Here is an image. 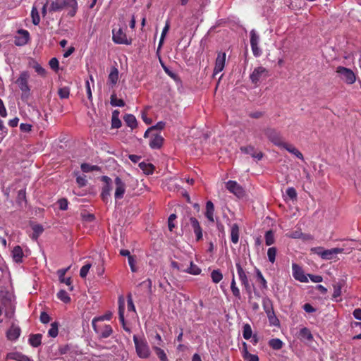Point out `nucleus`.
<instances>
[{
	"instance_id": "412c9836",
	"label": "nucleus",
	"mask_w": 361,
	"mask_h": 361,
	"mask_svg": "<svg viewBox=\"0 0 361 361\" xmlns=\"http://www.w3.org/2000/svg\"><path fill=\"white\" fill-rule=\"evenodd\" d=\"M190 221L193 228L194 233L196 235V240L198 241L202 238V231L200 227V225L198 221L194 217L190 218Z\"/></svg>"
},
{
	"instance_id": "6e6552de",
	"label": "nucleus",
	"mask_w": 361,
	"mask_h": 361,
	"mask_svg": "<svg viewBox=\"0 0 361 361\" xmlns=\"http://www.w3.org/2000/svg\"><path fill=\"white\" fill-rule=\"evenodd\" d=\"M102 181L104 182V185L102 187L101 197L104 202H108L111 197L112 180L109 177L103 176L102 177Z\"/></svg>"
},
{
	"instance_id": "6e6d98bb",
	"label": "nucleus",
	"mask_w": 361,
	"mask_h": 361,
	"mask_svg": "<svg viewBox=\"0 0 361 361\" xmlns=\"http://www.w3.org/2000/svg\"><path fill=\"white\" fill-rule=\"evenodd\" d=\"M176 215L175 214H171L168 219V227L170 231H173V228L176 227V224L174 223L176 219Z\"/></svg>"
},
{
	"instance_id": "f8f14e48",
	"label": "nucleus",
	"mask_w": 361,
	"mask_h": 361,
	"mask_svg": "<svg viewBox=\"0 0 361 361\" xmlns=\"http://www.w3.org/2000/svg\"><path fill=\"white\" fill-rule=\"evenodd\" d=\"M114 197L116 200H121L124 197L126 190V185L123 181V180L118 176L116 177V178L114 179Z\"/></svg>"
},
{
	"instance_id": "4468645a",
	"label": "nucleus",
	"mask_w": 361,
	"mask_h": 361,
	"mask_svg": "<svg viewBox=\"0 0 361 361\" xmlns=\"http://www.w3.org/2000/svg\"><path fill=\"white\" fill-rule=\"evenodd\" d=\"M20 334L21 329L20 326L13 322L6 331V338L11 341H16L20 337Z\"/></svg>"
},
{
	"instance_id": "473e14b6",
	"label": "nucleus",
	"mask_w": 361,
	"mask_h": 361,
	"mask_svg": "<svg viewBox=\"0 0 361 361\" xmlns=\"http://www.w3.org/2000/svg\"><path fill=\"white\" fill-rule=\"evenodd\" d=\"M118 80V71L116 68H114L111 69L109 77L108 80L112 85H115Z\"/></svg>"
},
{
	"instance_id": "a18cd8bd",
	"label": "nucleus",
	"mask_w": 361,
	"mask_h": 361,
	"mask_svg": "<svg viewBox=\"0 0 361 361\" xmlns=\"http://www.w3.org/2000/svg\"><path fill=\"white\" fill-rule=\"evenodd\" d=\"M265 243L267 246H270L274 243V234L272 231H268L266 232L265 235Z\"/></svg>"
},
{
	"instance_id": "603ef678",
	"label": "nucleus",
	"mask_w": 361,
	"mask_h": 361,
	"mask_svg": "<svg viewBox=\"0 0 361 361\" xmlns=\"http://www.w3.org/2000/svg\"><path fill=\"white\" fill-rule=\"evenodd\" d=\"M58 93L61 99H67L70 95V89L68 87H61Z\"/></svg>"
},
{
	"instance_id": "3c124183",
	"label": "nucleus",
	"mask_w": 361,
	"mask_h": 361,
	"mask_svg": "<svg viewBox=\"0 0 361 361\" xmlns=\"http://www.w3.org/2000/svg\"><path fill=\"white\" fill-rule=\"evenodd\" d=\"M33 233L32 238L33 239H37L40 234L43 232V227L41 225L36 224L32 226Z\"/></svg>"
},
{
	"instance_id": "423d86ee",
	"label": "nucleus",
	"mask_w": 361,
	"mask_h": 361,
	"mask_svg": "<svg viewBox=\"0 0 361 361\" xmlns=\"http://www.w3.org/2000/svg\"><path fill=\"white\" fill-rule=\"evenodd\" d=\"M341 80L348 85L353 84L356 80V76L354 72L348 68L338 66L336 71Z\"/></svg>"
},
{
	"instance_id": "6ab92c4d",
	"label": "nucleus",
	"mask_w": 361,
	"mask_h": 361,
	"mask_svg": "<svg viewBox=\"0 0 361 361\" xmlns=\"http://www.w3.org/2000/svg\"><path fill=\"white\" fill-rule=\"evenodd\" d=\"M255 282L259 287V289L264 290L267 288V281L265 280L264 277L263 276L261 271L255 267Z\"/></svg>"
},
{
	"instance_id": "f704fd0d",
	"label": "nucleus",
	"mask_w": 361,
	"mask_h": 361,
	"mask_svg": "<svg viewBox=\"0 0 361 361\" xmlns=\"http://www.w3.org/2000/svg\"><path fill=\"white\" fill-rule=\"evenodd\" d=\"M139 166L145 174H152L154 171V166L152 164L143 161L139 164Z\"/></svg>"
},
{
	"instance_id": "f257e3e1",
	"label": "nucleus",
	"mask_w": 361,
	"mask_h": 361,
	"mask_svg": "<svg viewBox=\"0 0 361 361\" xmlns=\"http://www.w3.org/2000/svg\"><path fill=\"white\" fill-rule=\"evenodd\" d=\"M133 342L136 355L140 359H148L152 352L149 345L144 336H133Z\"/></svg>"
},
{
	"instance_id": "1a4fd4ad",
	"label": "nucleus",
	"mask_w": 361,
	"mask_h": 361,
	"mask_svg": "<svg viewBox=\"0 0 361 361\" xmlns=\"http://www.w3.org/2000/svg\"><path fill=\"white\" fill-rule=\"evenodd\" d=\"M250 46L253 55L256 57L262 54V50L259 47V36L255 30H252L250 33Z\"/></svg>"
},
{
	"instance_id": "4d7b16f0",
	"label": "nucleus",
	"mask_w": 361,
	"mask_h": 361,
	"mask_svg": "<svg viewBox=\"0 0 361 361\" xmlns=\"http://www.w3.org/2000/svg\"><path fill=\"white\" fill-rule=\"evenodd\" d=\"M92 264L90 263H87L82 267L80 271V276L81 278H85L91 268Z\"/></svg>"
},
{
	"instance_id": "bf43d9fd",
	"label": "nucleus",
	"mask_w": 361,
	"mask_h": 361,
	"mask_svg": "<svg viewBox=\"0 0 361 361\" xmlns=\"http://www.w3.org/2000/svg\"><path fill=\"white\" fill-rule=\"evenodd\" d=\"M169 30V24H166V25L164 26V27L162 30L160 40L159 42L158 49H159L161 48V47L164 42V37H165L166 33L168 32Z\"/></svg>"
},
{
	"instance_id": "c03bdc74",
	"label": "nucleus",
	"mask_w": 361,
	"mask_h": 361,
	"mask_svg": "<svg viewBox=\"0 0 361 361\" xmlns=\"http://www.w3.org/2000/svg\"><path fill=\"white\" fill-rule=\"evenodd\" d=\"M75 175L76 176V183L79 187H84L87 185V180L86 176L80 175L78 172H75Z\"/></svg>"
},
{
	"instance_id": "2eb2a0df",
	"label": "nucleus",
	"mask_w": 361,
	"mask_h": 361,
	"mask_svg": "<svg viewBox=\"0 0 361 361\" xmlns=\"http://www.w3.org/2000/svg\"><path fill=\"white\" fill-rule=\"evenodd\" d=\"M226 54L225 52H219L217 54V57L215 60V66L214 68V75L218 74L221 72L226 63Z\"/></svg>"
},
{
	"instance_id": "39448f33",
	"label": "nucleus",
	"mask_w": 361,
	"mask_h": 361,
	"mask_svg": "<svg viewBox=\"0 0 361 361\" xmlns=\"http://www.w3.org/2000/svg\"><path fill=\"white\" fill-rule=\"evenodd\" d=\"M30 78V73L28 71H23L20 73L18 78L16 80V83L22 91V98L23 99H27L30 96V88L28 85V80Z\"/></svg>"
},
{
	"instance_id": "a878e982",
	"label": "nucleus",
	"mask_w": 361,
	"mask_h": 361,
	"mask_svg": "<svg viewBox=\"0 0 361 361\" xmlns=\"http://www.w3.org/2000/svg\"><path fill=\"white\" fill-rule=\"evenodd\" d=\"M23 256L24 254L21 247L18 245L13 247L12 250V257L13 261L17 263H20L23 261Z\"/></svg>"
},
{
	"instance_id": "79ce46f5",
	"label": "nucleus",
	"mask_w": 361,
	"mask_h": 361,
	"mask_svg": "<svg viewBox=\"0 0 361 361\" xmlns=\"http://www.w3.org/2000/svg\"><path fill=\"white\" fill-rule=\"evenodd\" d=\"M269 345L274 350H279L283 347V342L279 338H272L269 341Z\"/></svg>"
},
{
	"instance_id": "393cba45",
	"label": "nucleus",
	"mask_w": 361,
	"mask_h": 361,
	"mask_svg": "<svg viewBox=\"0 0 361 361\" xmlns=\"http://www.w3.org/2000/svg\"><path fill=\"white\" fill-rule=\"evenodd\" d=\"M307 275H306L301 268L295 264V279L300 282L306 283L308 281Z\"/></svg>"
},
{
	"instance_id": "dca6fc26",
	"label": "nucleus",
	"mask_w": 361,
	"mask_h": 361,
	"mask_svg": "<svg viewBox=\"0 0 361 361\" xmlns=\"http://www.w3.org/2000/svg\"><path fill=\"white\" fill-rule=\"evenodd\" d=\"M298 338L305 343H309L313 341V336L310 330L306 327L300 329L298 333Z\"/></svg>"
},
{
	"instance_id": "2f4dec72",
	"label": "nucleus",
	"mask_w": 361,
	"mask_h": 361,
	"mask_svg": "<svg viewBox=\"0 0 361 361\" xmlns=\"http://www.w3.org/2000/svg\"><path fill=\"white\" fill-rule=\"evenodd\" d=\"M125 123L126 125L131 128L132 129L137 127V120L135 116L133 114H127L123 118Z\"/></svg>"
},
{
	"instance_id": "72a5a7b5",
	"label": "nucleus",
	"mask_w": 361,
	"mask_h": 361,
	"mask_svg": "<svg viewBox=\"0 0 361 361\" xmlns=\"http://www.w3.org/2000/svg\"><path fill=\"white\" fill-rule=\"evenodd\" d=\"M262 305H263V309L267 314L274 312L272 302H271V300L269 299L268 298H263Z\"/></svg>"
},
{
	"instance_id": "9b49d317",
	"label": "nucleus",
	"mask_w": 361,
	"mask_h": 361,
	"mask_svg": "<svg viewBox=\"0 0 361 361\" xmlns=\"http://www.w3.org/2000/svg\"><path fill=\"white\" fill-rule=\"evenodd\" d=\"M226 189L238 198H242L245 196V190L236 181L229 180L226 184Z\"/></svg>"
},
{
	"instance_id": "20e7f679",
	"label": "nucleus",
	"mask_w": 361,
	"mask_h": 361,
	"mask_svg": "<svg viewBox=\"0 0 361 361\" xmlns=\"http://www.w3.org/2000/svg\"><path fill=\"white\" fill-rule=\"evenodd\" d=\"M92 328L99 339L107 338L113 334L111 325L97 322V319H92Z\"/></svg>"
},
{
	"instance_id": "b1692460",
	"label": "nucleus",
	"mask_w": 361,
	"mask_h": 361,
	"mask_svg": "<svg viewBox=\"0 0 361 361\" xmlns=\"http://www.w3.org/2000/svg\"><path fill=\"white\" fill-rule=\"evenodd\" d=\"M242 356L245 361H259V357L257 355L251 354L248 352L245 343H243Z\"/></svg>"
},
{
	"instance_id": "13d9d810",
	"label": "nucleus",
	"mask_w": 361,
	"mask_h": 361,
	"mask_svg": "<svg viewBox=\"0 0 361 361\" xmlns=\"http://www.w3.org/2000/svg\"><path fill=\"white\" fill-rule=\"evenodd\" d=\"M80 167H81V170L84 173H88V172H90V171H94V170L97 169V166L90 165V164H86V163L82 164Z\"/></svg>"
},
{
	"instance_id": "a211bd4d",
	"label": "nucleus",
	"mask_w": 361,
	"mask_h": 361,
	"mask_svg": "<svg viewBox=\"0 0 361 361\" xmlns=\"http://www.w3.org/2000/svg\"><path fill=\"white\" fill-rule=\"evenodd\" d=\"M344 251L343 248L335 247L329 250H325L322 252V258L323 259L329 260L332 259L337 254L343 253Z\"/></svg>"
},
{
	"instance_id": "bb28decb",
	"label": "nucleus",
	"mask_w": 361,
	"mask_h": 361,
	"mask_svg": "<svg viewBox=\"0 0 361 361\" xmlns=\"http://www.w3.org/2000/svg\"><path fill=\"white\" fill-rule=\"evenodd\" d=\"M231 240L234 244L238 243L239 240V226L237 224L231 226Z\"/></svg>"
},
{
	"instance_id": "7c9ffc66",
	"label": "nucleus",
	"mask_w": 361,
	"mask_h": 361,
	"mask_svg": "<svg viewBox=\"0 0 361 361\" xmlns=\"http://www.w3.org/2000/svg\"><path fill=\"white\" fill-rule=\"evenodd\" d=\"M42 336L40 334H32L29 338V343L34 348L39 347L42 343Z\"/></svg>"
},
{
	"instance_id": "69168bd1",
	"label": "nucleus",
	"mask_w": 361,
	"mask_h": 361,
	"mask_svg": "<svg viewBox=\"0 0 361 361\" xmlns=\"http://www.w3.org/2000/svg\"><path fill=\"white\" fill-rule=\"evenodd\" d=\"M310 280L314 283H320L323 281V278L319 275L307 274Z\"/></svg>"
},
{
	"instance_id": "de8ad7c7",
	"label": "nucleus",
	"mask_w": 361,
	"mask_h": 361,
	"mask_svg": "<svg viewBox=\"0 0 361 361\" xmlns=\"http://www.w3.org/2000/svg\"><path fill=\"white\" fill-rule=\"evenodd\" d=\"M283 198L286 203L293 202V188H288L286 190V194L283 195Z\"/></svg>"
},
{
	"instance_id": "ea45409f",
	"label": "nucleus",
	"mask_w": 361,
	"mask_h": 361,
	"mask_svg": "<svg viewBox=\"0 0 361 361\" xmlns=\"http://www.w3.org/2000/svg\"><path fill=\"white\" fill-rule=\"evenodd\" d=\"M270 326H279L280 324L279 320L276 316L274 312L267 314Z\"/></svg>"
},
{
	"instance_id": "f03ea898",
	"label": "nucleus",
	"mask_w": 361,
	"mask_h": 361,
	"mask_svg": "<svg viewBox=\"0 0 361 361\" xmlns=\"http://www.w3.org/2000/svg\"><path fill=\"white\" fill-rule=\"evenodd\" d=\"M127 26L126 24L121 26L118 24L112 30V39L114 43L118 44L129 45L132 43V40L126 35Z\"/></svg>"
},
{
	"instance_id": "f3484780",
	"label": "nucleus",
	"mask_w": 361,
	"mask_h": 361,
	"mask_svg": "<svg viewBox=\"0 0 361 361\" xmlns=\"http://www.w3.org/2000/svg\"><path fill=\"white\" fill-rule=\"evenodd\" d=\"M71 266L68 267L65 269H61L58 270L57 274L59 276V279L61 283H65L66 286L69 287V290L72 291L73 290V286H72V281L71 277L64 278L66 272L70 269Z\"/></svg>"
},
{
	"instance_id": "5701e85b",
	"label": "nucleus",
	"mask_w": 361,
	"mask_h": 361,
	"mask_svg": "<svg viewBox=\"0 0 361 361\" xmlns=\"http://www.w3.org/2000/svg\"><path fill=\"white\" fill-rule=\"evenodd\" d=\"M240 149L243 153L250 154L258 160L262 158V154L261 152H255L254 147L252 146L241 147Z\"/></svg>"
},
{
	"instance_id": "5fc2aeb1",
	"label": "nucleus",
	"mask_w": 361,
	"mask_h": 361,
	"mask_svg": "<svg viewBox=\"0 0 361 361\" xmlns=\"http://www.w3.org/2000/svg\"><path fill=\"white\" fill-rule=\"evenodd\" d=\"M32 68L35 69V72L38 75L43 76V77L45 76V75L47 73L46 70L42 66H41L38 63L35 62L34 64L32 65Z\"/></svg>"
},
{
	"instance_id": "09e8293b",
	"label": "nucleus",
	"mask_w": 361,
	"mask_h": 361,
	"mask_svg": "<svg viewBox=\"0 0 361 361\" xmlns=\"http://www.w3.org/2000/svg\"><path fill=\"white\" fill-rule=\"evenodd\" d=\"M252 334V331L250 324H246L243 326V338L246 340H248L251 338Z\"/></svg>"
},
{
	"instance_id": "c756f323",
	"label": "nucleus",
	"mask_w": 361,
	"mask_h": 361,
	"mask_svg": "<svg viewBox=\"0 0 361 361\" xmlns=\"http://www.w3.org/2000/svg\"><path fill=\"white\" fill-rule=\"evenodd\" d=\"M201 271V269L197 265L194 264L192 261L190 262V266L187 268H184L183 270V272L192 275H199L200 274Z\"/></svg>"
},
{
	"instance_id": "58836bf2",
	"label": "nucleus",
	"mask_w": 361,
	"mask_h": 361,
	"mask_svg": "<svg viewBox=\"0 0 361 361\" xmlns=\"http://www.w3.org/2000/svg\"><path fill=\"white\" fill-rule=\"evenodd\" d=\"M269 140L276 145H280L282 143L280 136L274 131H269L268 133Z\"/></svg>"
},
{
	"instance_id": "c9c22d12",
	"label": "nucleus",
	"mask_w": 361,
	"mask_h": 361,
	"mask_svg": "<svg viewBox=\"0 0 361 361\" xmlns=\"http://www.w3.org/2000/svg\"><path fill=\"white\" fill-rule=\"evenodd\" d=\"M153 350L160 361H169L167 355L163 349L157 346H154Z\"/></svg>"
},
{
	"instance_id": "cd10ccee",
	"label": "nucleus",
	"mask_w": 361,
	"mask_h": 361,
	"mask_svg": "<svg viewBox=\"0 0 361 361\" xmlns=\"http://www.w3.org/2000/svg\"><path fill=\"white\" fill-rule=\"evenodd\" d=\"M214 204L211 201H207V204H206L205 216L211 222H214Z\"/></svg>"
},
{
	"instance_id": "37998d69",
	"label": "nucleus",
	"mask_w": 361,
	"mask_h": 361,
	"mask_svg": "<svg viewBox=\"0 0 361 361\" xmlns=\"http://www.w3.org/2000/svg\"><path fill=\"white\" fill-rule=\"evenodd\" d=\"M57 298L64 303H68L71 301V298L68 293L64 290H61L57 293Z\"/></svg>"
},
{
	"instance_id": "a19ab883",
	"label": "nucleus",
	"mask_w": 361,
	"mask_h": 361,
	"mask_svg": "<svg viewBox=\"0 0 361 361\" xmlns=\"http://www.w3.org/2000/svg\"><path fill=\"white\" fill-rule=\"evenodd\" d=\"M59 333V324L57 322L51 324L50 329L48 331V335L51 338H56Z\"/></svg>"
},
{
	"instance_id": "0eeeda50",
	"label": "nucleus",
	"mask_w": 361,
	"mask_h": 361,
	"mask_svg": "<svg viewBox=\"0 0 361 361\" xmlns=\"http://www.w3.org/2000/svg\"><path fill=\"white\" fill-rule=\"evenodd\" d=\"M269 75L268 70L262 66H259L253 70L250 75V78L253 83L257 84L259 81L267 78Z\"/></svg>"
},
{
	"instance_id": "4be33fe9",
	"label": "nucleus",
	"mask_w": 361,
	"mask_h": 361,
	"mask_svg": "<svg viewBox=\"0 0 361 361\" xmlns=\"http://www.w3.org/2000/svg\"><path fill=\"white\" fill-rule=\"evenodd\" d=\"M124 311H125L124 302L121 298H120L119 299V305H118L119 321L122 324L124 330L126 331H130V329L126 326L125 318H124Z\"/></svg>"
},
{
	"instance_id": "c85d7f7f",
	"label": "nucleus",
	"mask_w": 361,
	"mask_h": 361,
	"mask_svg": "<svg viewBox=\"0 0 361 361\" xmlns=\"http://www.w3.org/2000/svg\"><path fill=\"white\" fill-rule=\"evenodd\" d=\"M8 359L14 360L16 361H32V360L27 355H25L20 353L15 352L7 355Z\"/></svg>"
},
{
	"instance_id": "864d4df0",
	"label": "nucleus",
	"mask_w": 361,
	"mask_h": 361,
	"mask_svg": "<svg viewBox=\"0 0 361 361\" xmlns=\"http://www.w3.org/2000/svg\"><path fill=\"white\" fill-rule=\"evenodd\" d=\"M276 249L274 247H269L267 250V256L269 261L274 263L276 259Z\"/></svg>"
},
{
	"instance_id": "338daca9",
	"label": "nucleus",
	"mask_w": 361,
	"mask_h": 361,
	"mask_svg": "<svg viewBox=\"0 0 361 361\" xmlns=\"http://www.w3.org/2000/svg\"><path fill=\"white\" fill-rule=\"evenodd\" d=\"M40 321L43 324H47L50 321V317L49 315L44 312H42L40 314Z\"/></svg>"
},
{
	"instance_id": "0e129e2a",
	"label": "nucleus",
	"mask_w": 361,
	"mask_h": 361,
	"mask_svg": "<svg viewBox=\"0 0 361 361\" xmlns=\"http://www.w3.org/2000/svg\"><path fill=\"white\" fill-rule=\"evenodd\" d=\"M32 23H39V16L38 14V11L37 8H33L31 12Z\"/></svg>"
},
{
	"instance_id": "774afa93",
	"label": "nucleus",
	"mask_w": 361,
	"mask_h": 361,
	"mask_svg": "<svg viewBox=\"0 0 361 361\" xmlns=\"http://www.w3.org/2000/svg\"><path fill=\"white\" fill-rule=\"evenodd\" d=\"M59 208L61 210H66L68 209V201L66 199H61L59 200Z\"/></svg>"
},
{
	"instance_id": "7ed1b4c3",
	"label": "nucleus",
	"mask_w": 361,
	"mask_h": 361,
	"mask_svg": "<svg viewBox=\"0 0 361 361\" xmlns=\"http://www.w3.org/2000/svg\"><path fill=\"white\" fill-rule=\"evenodd\" d=\"M77 1L76 0H56L52 1L49 6V11H59L63 9L66 6L70 7L68 14L71 16H73L76 13L77 9Z\"/></svg>"
},
{
	"instance_id": "e433bc0d",
	"label": "nucleus",
	"mask_w": 361,
	"mask_h": 361,
	"mask_svg": "<svg viewBox=\"0 0 361 361\" xmlns=\"http://www.w3.org/2000/svg\"><path fill=\"white\" fill-rule=\"evenodd\" d=\"M211 278L214 283H218L223 279V274L219 269H214L211 273Z\"/></svg>"
},
{
	"instance_id": "4c0bfd02",
	"label": "nucleus",
	"mask_w": 361,
	"mask_h": 361,
	"mask_svg": "<svg viewBox=\"0 0 361 361\" xmlns=\"http://www.w3.org/2000/svg\"><path fill=\"white\" fill-rule=\"evenodd\" d=\"M231 290L232 291L233 295L237 298H240V292L239 288L237 287L236 282L235 280L234 274H233V278L231 282Z\"/></svg>"
},
{
	"instance_id": "052dcab7",
	"label": "nucleus",
	"mask_w": 361,
	"mask_h": 361,
	"mask_svg": "<svg viewBox=\"0 0 361 361\" xmlns=\"http://www.w3.org/2000/svg\"><path fill=\"white\" fill-rule=\"evenodd\" d=\"M295 238H302L305 240H312V236L310 234H303L298 231H295Z\"/></svg>"
},
{
	"instance_id": "aec40b11",
	"label": "nucleus",
	"mask_w": 361,
	"mask_h": 361,
	"mask_svg": "<svg viewBox=\"0 0 361 361\" xmlns=\"http://www.w3.org/2000/svg\"><path fill=\"white\" fill-rule=\"evenodd\" d=\"M164 142V138L161 135H154L152 136L149 140V147L152 149H159Z\"/></svg>"
},
{
	"instance_id": "ddd939ff",
	"label": "nucleus",
	"mask_w": 361,
	"mask_h": 361,
	"mask_svg": "<svg viewBox=\"0 0 361 361\" xmlns=\"http://www.w3.org/2000/svg\"><path fill=\"white\" fill-rule=\"evenodd\" d=\"M30 40V34L28 31L20 29L15 35L14 43L16 46L20 47L25 45Z\"/></svg>"
},
{
	"instance_id": "9d476101",
	"label": "nucleus",
	"mask_w": 361,
	"mask_h": 361,
	"mask_svg": "<svg viewBox=\"0 0 361 361\" xmlns=\"http://www.w3.org/2000/svg\"><path fill=\"white\" fill-rule=\"evenodd\" d=\"M238 278L241 282L242 286L245 288L247 291H250L251 286L248 280V277L246 271L243 269L240 262L235 263Z\"/></svg>"
},
{
	"instance_id": "e2e57ef3",
	"label": "nucleus",
	"mask_w": 361,
	"mask_h": 361,
	"mask_svg": "<svg viewBox=\"0 0 361 361\" xmlns=\"http://www.w3.org/2000/svg\"><path fill=\"white\" fill-rule=\"evenodd\" d=\"M7 134V128L4 125V122L0 120V142Z\"/></svg>"
},
{
	"instance_id": "8fccbe9b",
	"label": "nucleus",
	"mask_w": 361,
	"mask_h": 361,
	"mask_svg": "<svg viewBox=\"0 0 361 361\" xmlns=\"http://www.w3.org/2000/svg\"><path fill=\"white\" fill-rule=\"evenodd\" d=\"M111 104L114 106H124L125 102L121 99H118L115 94L111 96Z\"/></svg>"
},
{
	"instance_id": "49530a36",
	"label": "nucleus",
	"mask_w": 361,
	"mask_h": 361,
	"mask_svg": "<svg viewBox=\"0 0 361 361\" xmlns=\"http://www.w3.org/2000/svg\"><path fill=\"white\" fill-rule=\"evenodd\" d=\"M128 264L130 266V270L132 272H137L138 270L137 267L136 266L137 259L135 255L129 256V259H128Z\"/></svg>"
},
{
	"instance_id": "680f3d73",
	"label": "nucleus",
	"mask_w": 361,
	"mask_h": 361,
	"mask_svg": "<svg viewBox=\"0 0 361 361\" xmlns=\"http://www.w3.org/2000/svg\"><path fill=\"white\" fill-rule=\"evenodd\" d=\"M49 66L54 71H58L59 67V62L56 58H52L49 62Z\"/></svg>"
}]
</instances>
